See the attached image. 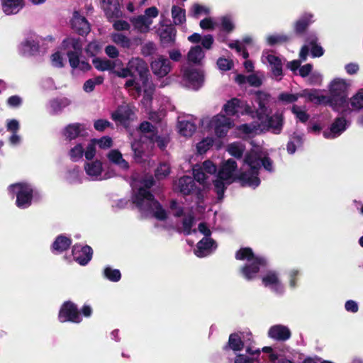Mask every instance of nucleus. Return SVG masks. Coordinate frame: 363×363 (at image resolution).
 <instances>
[{
  "mask_svg": "<svg viewBox=\"0 0 363 363\" xmlns=\"http://www.w3.org/2000/svg\"><path fill=\"white\" fill-rule=\"evenodd\" d=\"M133 203L140 212H153V216L158 220L164 221L168 216L166 210L155 198V196L143 188H139L132 198Z\"/></svg>",
  "mask_w": 363,
  "mask_h": 363,
  "instance_id": "nucleus-1",
  "label": "nucleus"
},
{
  "mask_svg": "<svg viewBox=\"0 0 363 363\" xmlns=\"http://www.w3.org/2000/svg\"><path fill=\"white\" fill-rule=\"evenodd\" d=\"M347 84L344 79H334L330 85L329 106H332L333 109L344 107L347 104Z\"/></svg>",
  "mask_w": 363,
  "mask_h": 363,
  "instance_id": "nucleus-2",
  "label": "nucleus"
},
{
  "mask_svg": "<svg viewBox=\"0 0 363 363\" xmlns=\"http://www.w3.org/2000/svg\"><path fill=\"white\" fill-rule=\"evenodd\" d=\"M10 191L16 195V205L20 208H28L33 197V189L27 183H16L9 186Z\"/></svg>",
  "mask_w": 363,
  "mask_h": 363,
  "instance_id": "nucleus-3",
  "label": "nucleus"
},
{
  "mask_svg": "<svg viewBox=\"0 0 363 363\" xmlns=\"http://www.w3.org/2000/svg\"><path fill=\"white\" fill-rule=\"evenodd\" d=\"M260 125L267 131L274 134H280L284 126V116L282 113L277 111L272 115L258 113Z\"/></svg>",
  "mask_w": 363,
  "mask_h": 363,
  "instance_id": "nucleus-4",
  "label": "nucleus"
},
{
  "mask_svg": "<svg viewBox=\"0 0 363 363\" xmlns=\"http://www.w3.org/2000/svg\"><path fill=\"white\" fill-rule=\"evenodd\" d=\"M58 320L60 323H79L82 321V318L77 306L71 301H65L60 308Z\"/></svg>",
  "mask_w": 363,
  "mask_h": 363,
  "instance_id": "nucleus-5",
  "label": "nucleus"
},
{
  "mask_svg": "<svg viewBox=\"0 0 363 363\" xmlns=\"http://www.w3.org/2000/svg\"><path fill=\"white\" fill-rule=\"evenodd\" d=\"M247 340L243 332H237L231 333L229 335L228 342L223 346L222 350L225 354H228L230 351H233L235 354L242 351L245 347L246 341L251 340L252 333H249L247 334Z\"/></svg>",
  "mask_w": 363,
  "mask_h": 363,
  "instance_id": "nucleus-6",
  "label": "nucleus"
},
{
  "mask_svg": "<svg viewBox=\"0 0 363 363\" xmlns=\"http://www.w3.org/2000/svg\"><path fill=\"white\" fill-rule=\"evenodd\" d=\"M128 65L131 77H134L138 74L143 86H147L150 76L147 62L142 58L132 57L128 61Z\"/></svg>",
  "mask_w": 363,
  "mask_h": 363,
  "instance_id": "nucleus-7",
  "label": "nucleus"
},
{
  "mask_svg": "<svg viewBox=\"0 0 363 363\" xmlns=\"http://www.w3.org/2000/svg\"><path fill=\"white\" fill-rule=\"evenodd\" d=\"M250 262V263L245 264L240 269L242 276L247 281L252 280L255 278L261 267H266L267 265V259L262 256L257 257L254 260Z\"/></svg>",
  "mask_w": 363,
  "mask_h": 363,
  "instance_id": "nucleus-8",
  "label": "nucleus"
},
{
  "mask_svg": "<svg viewBox=\"0 0 363 363\" xmlns=\"http://www.w3.org/2000/svg\"><path fill=\"white\" fill-rule=\"evenodd\" d=\"M160 43L162 48H169L176 43L177 29L172 24L162 26L157 30Z\"/></svg>",
  "mask_w": 363,
  "mask_h": 363,
  "instance_id": "nucleus-9",
  "label": "nucleus"
},
{
  "mask_svg": "<svg viewBox=\"0 0 363 363\" xmlns=\"http://www.w3.org/2000/svg\"><path fill=\"white\" fill-rule=\"evenodd\" d=\"M211 125L214 128L215 134L218 138H224L231 127L230 119L225 115L218 114L211 121Z\"/></svg>",
  "mask_w": 363,
  "mask_h": 363,
  "instance_id": "nucleus-10",
  "label": "nucleus"
},
{
  "mask_svg": "<svg viewBox=\"0 0 363 363\" xmlns=\"http://www.w3.org/2000/svg\"><path fill=\"white\" fill-rule=\"evenodd\" d=\"M262 284L269 287L271 290L277 294H282L284 291V286L279 279L278 273L276 271H268L262 278Z\"/></svg>",
  "mask_w": 363,
  "mask_h": 363,
  "instance_id": "nucleus-11",
  "label": "nucleus"
},
{
  "mask_svg": "<svg viewBox=\"0 0 363 363\" xmlns=\"http://www.w3.org/2000/svg\"><path fill=\"white\" fill-rule=\"evenodd\" d=\"M72 255L75 262L82 266H85L92 258L93 250L87 245L83 247L74 245L72 247Z\"/></svg>",
  "mask_w": 363,
  "mask_h": 363,
  "instance_id": "nucleus-12",
  "label": "nucleus"
},
{
  "mask_svg": "<svg viewBox=\"0 0 363 363\" xmlns=\"http://www.w3.org/2000/svg\"><path fill=\"white\" fill-rule=\"evenodd\" d=\"M150 66L153 74L160 78L167 76L172 69L170 61L162 55L152 61Z\"/></svg>",
  "mask_w": 363,
  "mask_h": 363,
  "instance_id": "nucleus-13",
  "label": "nucleus"
},
{
  "mask_svg": "<svg viewBox=\"0 0 363 363\" xmlns=\"http://www.w3.org/2000/svg\"><path fill=\"white\" fill-rule=\"evenodd\" d=\"M262 158L261 152L251 149L250 151L246 152L244 158V162L250 167V170L253 173L259 174V169H261Z\"/></svg>",
  "mask_w": 363,
  "mask_h": 363,
  "instance_id": "nucleus-14",
  "label": "nucleus"
},
{
  "mask_svg": "<svg viewBox=\"0 0 363 363\" xmlns=\"http://www.w3.org/2000/svg\"><path fill=\"white\" fill-rule=\"evenodd\" d=\"M72 28L82 36L86 35L90 32V26L85 17L81 16L77 12L74 13L71 21Z\"/></svg>",
  "mask_w": 363,
  "mask_h": 363,
  "instance_id": "nucleus-15",
  "label": "nucleus"
},
{
  "mask_svg": "<svg viewBox=\"0 0 363 363\" xmlns=\"http://www.w3.org/2000/svg\"><path fill=\"white\" fill-rule=\"evenodd\" d=\"M184 77L189 83V86L194 90H198L203 83V74L196 69H186Z\"/></svg>",
  "mask_w": 363,
  "mask_h": 363,
  "instance_id": "nucleus-16",
  "label": "nucleus"
},
{
  "mask_svg": "<svg viewBox=\"0 0 363 363\" xmlns=\"http://www.w3.org/2000/svg\"><path fill=\"white\" fill-rule=\"evenodd\" d=\"M313 15L309 13H303L294 23V33L298 36L303 35L308 30L310 25L313 22Z\"/></svg>",
  "mask_w": 363,
  "mask_h": 363,
  "instance_id": "nucleus-17",
  "label": "nucleus"
},
{
  "mask_svg": "<svg viewBox=\"0 0 363 363\" xmlns=\"http://www.w3.org/2000/svg\"><path fill=\"white\" fill-rule=\"evenodd\" d=\"M268 335L277 341H286L291 337V333L289 328L285 325H275L269 328Z\"/></svg>",
  "mask_w": 363,
  "mask_h": 363,
  "instance_id": "nucleus-18",
  "label": "nucleus"
},
{
  "mask_svg": "<svg viewBox=\"0 0 363 363\" xmlns=\"http://www.w3.org/2000/svg\"><path fill=\"white\" fill-rule=\"evenodd\" d=\"M258 174H259L253 173L251 170L250 172H242L235 177V179L240 182L242 186H248L255 188L260 184V179L258 177Z\"/></svg>",
  "mask_w": 363,
  "mask_h": 363,
  "instance_id": "nucleus-19",
  "label": "nucleus"
},
{
  "mask_svg": "<svg viewBox=\"0 0 363 363\" xmlns=\"http://www.w3.org/2000/svg\"><path fill=\"white\" fill-rule=\"evenodd\" d=\"M213 245L216 247V242L212 238H203L196 245L194 253L198 257H203L209 255Z\"/></svg>",
  "mask_w": 363,
  "mask_h": 363,
  "instance_id": "nucleus-20",
  "label": "nucleus"
},
{
  "mask_svg": "<svg viewBox=\"0 0 363 363\" xmlns=\"http://www.w3.org/2000/svg\"><path fill=\"white\" fill-rule=\"evenodd\" d=\"M72 245V240L63 235H58L51 245V251L55 255L67 250Z\"/></svg>",
  "mask_w": 363,
  "mask_h": 363,
  "instance_id": "nucleus-21",
  "label": "nucleus"
},
{
  "mask_svg": "<svg viewBox=\"0 0 363 363\" xmlns=\"http://www.w3.org/2000/svg\"><path fill=\"white\" fill-rule=\"evenodd\" d=\"M244 101L238 99L233 98L228 101L227 103L223 106V110L225 111L226 115L230 116H234L238 113H243L242 108L244 106Z\"/></svg>",
  "mask_w": 363,
  "mask_h": 363,
  "instance_id": "nucleus-22",
  "label": "nucleus"
},
{
  "mask_svg": "<svg viewBox=\"0 0 363 363\" xmlns=\"http://www.w3.org/2000/svg\"><path fill=\"white\" fill-rule=\"evenodd\" d=\"M121 64V60H116V62L111 61L108 59H101L100 57H95L92 60V64L94 67L99 71H109L112 73L113 69L117 66V63Z\"/></svg>",
  "mask_w": 363,
  "mask_h": 363,
  "instance_id": "nucleus-23",
  "label": "nucleus"
},
{
  "mask_svg": "<svg viewBox=\"0 0 363 363\" xmlns=\"http://www.w3.org/2000/svg\"><path fill=\"white\" fill-rule=\"evenodd\" d=\"M238 165L235 160L228 159L220 167L218 173V177L222 179H230L233 173L237 169Z\"/></svg>",
  "mask_w": 363,
  "mask_h": 363,
  "instance_id": "nucleus-24",
  "label": "nucleus"
},
{
  "mask_svg": "<svg viewBox=\"0 0 363 363\" xmlns=\"http://www.w3.org/2000/svg\"><path fill=\"white\" fill-rule=\"evenodd\" d=\"M196 187L194 179L189 176H184L179 179V191L184 196L191 194Z\"/></svg>",
  "mask_w": 363,
  "mask_h": 363,
  "instance_id": "nucleus-25",
  "label": "nucleus"
},
{
  "mask_svg": "<svg viewBox=\"0 0 363 363\" xmlns=\"http://www.w3.org/2000/svg\"><path fill=\"white\" fill-rule=\"evenodd\" d=\"M301 96H306L311 102H315L316 104L329 105V100L328 96L319 95V91L317 89L304 90L303 94H301Z\"/></svg>",
  "mask_w": 363,
  "mask_h": 363,
  "instance_id": "nucleus-26",
  "label": "nucleus"
},
{
  "mask_svg": "<svg viewBox=\"0 0 363 363\" xmlns=\"http://www.w3.org/2000/svg\"><path fill=\"white\" fill-rule=\"evenodd\" d=\"M107 158L111 162L118 165L123 170H127L129 168L128 162L123 158V155L118 150H110L107 154Z\"/></svg>",
  "mask_w": 363,
  "mask_h": 363,
  "instance_id": "nucleus-27",
  "label": "nucleus"
},
{
  "mask_svg": "<svg viewBox=\"0 0 363 363\" xmlns=\"http://www.w3.org/2000/svg\"><path fill=\"white\" fill-rule=\"evenodd\" d=\"M82 130V125L81 123H70L65 128L63 135L67 140L71 141L80 136Z\"/></svg>",
  "mask_w": 363,
  "mask_h": 363,
  "instance_id": "nucleus-28",
  "label": "nucleus"
},
{
  "mask_svg": "<svg viewBox=\"0 0 363 363\" xmlns=\"http://www.w3.org/2000/svg\"><path fill=\"white\" fill-rule=\"evenodd\" d=\"M23 8V0H3L2 9L6 15L14 14Z\"/></svg>",
  "mask_w": 363,
  "mask_h": 363,
  "instance_id": "nucleus-29",
  "label": "nucleus"
},
{
  "mask_svg": "<svg viewBox=\"0 0 363 363\" xmlns=\"http://www.w3.org/2000/svg\"><path fill=\"white\" fill-rule=\"evenodd\" d=\"M267 60L270 65L272 74L274 77H281L283 75V65L281 60L274 55H268Z\"/></svg>",
  "mask_w": 363,
  "mask_h": 363,
  "instance_id": "nucleus-30",
  "label": "nucleus"
},
{
  "mask_svg": "<svg viewBox=\"0 0 363 363\" xmlns=\"http://www.w3.org/2000/svg\"><path fill=\"white\" fill-rule=\"evenodd\" d=\"M204 57L205 53L200 45L191 47L187 54L188 61L195 65H199Z\"/></svg>",
  "mask_w": 363,
  "mask_h": 363,
  "instance_id": "nucleus-31",
  "label": "nucleus"
},
{
  "mask_svg": "<svg viewBox=\"0 0 363 363\" xmlns=\"http://www.w3.org/2000/svg\"><path fill=\"white\" fill-rule=\"evenodd\" d=\"M84 169L88 175L99 177L103 171L102 162L98 160L91 162H87L84 165Z\"/></svg>",
  "mask_w": 363,
  "mask_h": 363,
  "instance_id": "nucleus-32",
  "label": "nucleus"
},
{
  "mask_svg": "<svg viewBox=\"0 0 363 363\" xmlns=\"http://www.w3.org/2000/svg\"><path fill=\"white\" fill-rule=\"evenodd\" d=\"M306 42L311 46V52L313 57H320L324 54L323 48L317 44L318 38L315 35H309L306 38Z\"/></svg>",
  "mask_w": 363,
  "mask_h": 363,
  "instance_id": "nucleus-33",
  "label": "nucleus"
},
{
  "mask_svg": "<svg viewBox=\"0 0 363 363\" xmlns=\"http://www.w3.org/2000/svg\"><path fill=\"white\" fill-rule=\"evenodd\" d=\"M178 128L180 134L184 137H191L196 130V126L194 123L186 121L179 122Z\"/></svg>",
  "mask_w": 363,
  "mask_h": 363,
  "instance_id": "nucleus-34",
  "label": "nucleus"
},
{
  "mask_svg": "<svg viewBox=\"0 0 363 363\" xmlns=\"http://www.w3.org/2000/svg\"><path fill=\"white\" fill-rule=\"evenodd\" d=\"M62 45L65 49L72 48L74 50H72V52L82 53V44L81 39L79 38H67L65 40H63Z\"/></svg>",
  "mask_w": 363,
  "mask_h": 363,
  "instance_id": "nucleus-35",
  "label": "nucleus"
},
{
  "mask_svg": "<svg viewBox=\"0 0 363 363\" xmlns=\"http://www.w3.org/2000/svg\"><path fill=\"white\" fill-rule=\"evenodd\" d=\"M185 9L178 6H172V17L175 25H182L186 21Z\"/></svg>",
  "mask_w": 363,
  "mask_h": 363,
  "instance_id": "nucleus-36",
  "label": "nucleus"
},
{
  "mask_svg": "<svg viewBox=\"0 0 363 363\" xmlns=\"http://www.w3.org/2000/svg\"><path fill=\"white\" fill-rule=\"evenodd\" d=\"M235 259L238 260H254L257 256L255 255L252 249L249 247H241L235 252Z\"/></svg>",
  "mask_w": 363,
  "mask_h": 363,
  "instance_id": "nucleus-37",
  "label": "nucleus"
},
{
  "mask_svg": "<svg viewBox=\"0 0 363 363\" xmlns=\"http://www.w3.org/2000/svg\"><path fill=\"white\" fill-rule=\"evenodd\" d=\"M303 144V138L299 135H294L290 138L286 145V150L289 154H294L296 148L301 147Z\"/></svg>",
  "mask_w": 363,
  "mask_h": 363,
  "instance_id": "nucleus-38",
  "label": "nucleus"
},
{
  "mask_svg": "<svg viewBox=\"0 0 363 363\" xmlns=\"http://www.w3.org/2000/svg\"><path fill=\"white\" fill-rule=\"evenodd\" d=\"M245 151V146L239 143H233L228 147V152L230 155L237 158L241 159Z\"/></svg>",
  "mask_w": 363,
  "mask_h": 363,
  "instance_id": "nucleus-39",
  "label": "nucleus"
},
{
  "mask_svg": "<svg viewBox=\"0 0 363 363\" xmlns=\"http://www.w3.org/2000/svg\"><path fill=\"white\" fill-rule=\"evenodd\" d=\"M346 119L343 117L335 118L331 124L330 132L334 135H339L346 129Z\"/></svg>",
  "mask_w": 363,
  "mask_h": 363,
  "instance_id": "nucleus-40",
  "label": "nucleus"
},
{
  "mask_svg": "<svg viewBox=\"0 0 363 363\" xmlns=\"http://www.w3.org/2000/svg\"><path fill=\"white\" fill-rule=\"evenodd\" d=\"M133 23L135 27L141 32H147L151 22L145 16H139L133 19Z\"/></svg>",
  "mask_w": 363,
  "mask_h": 363,
  "instance_id": "nucleus-41",
  "label": "nucleus"
},
{
  "mask_svg": "<svg viewBox=\"0 0 363 363\" xmlns=\"http://www.w3.org/2000/svg\"><path fill=\"white\" fill-rule=\"evenodd\" d=\"M257 95L259 109V113L265 114V113L267 111V104L269 101L270 95L262 91H258Z\"/></svg>",
  "mask_w": 363,
  "mask_h": 363,
  "instance_id": "nucleus-42",
  "label": "nucleus"
},
{
  "mask_svg": "<svg viewBox=\"0 0 363 363\" xmlns=\"http://www.w3.org/2000/svg\"><path fill=\"white\" fill-rule=\"evenodd\" d=\"M144 142L139 140H135L131 143V148L134 153V157L135 160H140L143 158L145 153V148L143 146Z\"/></svg>",
  "mask_w": 363,
  "mask_h": 363,
  "instance_id": "nucleus-43",
  "label": "nucleus"
},
{
  "mask_svg": "<svg viewBox=\"0 0 363 363\" xmlns=\"http://www.w3.org/2000/svg\"><path fill=\"white\" fill-rule=\"evenodd\" d=\"M291 38L289 35L284 34H277L269 35L267 38V44L274 46L277 44H281L289 42Z\"/></svg>",
  "mask_w": 363,
  "mask_h": 363,
  "instance_id": "nucleus-44",
  "label": "nucleus"
},
{
  "mask_svg": "<svg viewBox=\"0 0 363 363\" xmlns=\"http://www.w3.org/2000/svg\"><path fill=\"white\" fill-rule=\"evenodd\" d=\"M225 181H228V179H222L217 177V179L213 181L214 185V191L217 194L218 199L222 200L224 197V193L227 186L225 184Z\"/></svg>",
  "mask_w": 363,
  "mask_h": 363,
  "instance_id": "nucleus-45",
  "label": "nucleus"
},
{
  "mask_svg": "<svg viewBox=\"0 0 363 363\" xmlns=\"http://www.w3.org/2000/svg\"><path fill=\"white\" fill-rule=\"evenodd\" d=\"M112 40L114 43L120 45L123 48H130L132 42L130 38L122 33H114L112 35Z\"/></svg>",
  "mask_w": 363,
  "mask_h": 363,
  "instance_id": "nucleus-46",
  "label": "nucleus"
},
{
  "mask_svg": "<svg viewBox=\"0 0 363 363\" xmlns=\"http://www.w3.org/2000/svg\"><path fill=\"white\" fill-rule=\"evenodd\" d=\"M84 147L81 143L77 144L69 151V156L72 161L77 162L82 158L84 155Z\"/></svg>",
  "mask_w": 363,
  "mask_h": 363,
  "instance_id": "nucleus-47",
  "label": "nucleus"
},
{
  "mask_svg": "<svg viewBox=\"0 0 363 363\" xmlns=\"http://www.w3.org/2000/svg\"><path fill=\"white\" fill-rule=\"evenodd\" d=\"M104 277L111 281L117 282L121 278L120 270L113 269L109 267H106L104 270Z\"/></svg>",
  "mask_w": 363,
  "mask_h": 363,
  "instance_id": "nucleus-48",
  "label": "nucleus"
},
{
  "mask_svg": "<svg viewBox=\"0 0 363 363\" xmlns=\"http://www.w3.org/2000/svg\"><path fill=\"white\" fill-rule=\"evenodd\" d=\"M112 6H113V9L111 7L104 8V11H105V13H106V16H107V18H111L121 17L122 11L121 10V6L119 4V2L117 1Z\"/></svg>",
  "mask_w": 363,
  "mask_h": 363,
  "instance_id": "nucleus-49",
  "label": "nucleus"
},
{
  "mask_svg": "<svg viewBox=\"0 0 363 363\" xmlns=\"http://www.w3.org/2000/svg\"><path fill=\"white\" fill-rule=\"evenodd\" d=\"M170 173V167L167 163H161L155 169V176L157 179H164Z\"/></svg>",
  "mask_w": 363,
  "mask_h": 363,
  "instance_id": "nucleus-50",
  "label": "nucleus"
},
{
  "mask_svg": "<svg viewBox=\"0 0 363 363\" xmlns=\"http://www.w3.org/2000/svg\"><path fill=\"white\" fill-rule=\"evenodd\" d=\"M194 216L193 213H189L182 220L183 232L184 235H189L191 233V228L194 223Z\"/></svg>",
  "mask_w": 363,
  "mask_h": 363,
  "instance_id": "nucleus-51",
  "label": "nucleus"
},
{
  "mask_svg": "<svg viewBox=\"0 0 363 363\" xmlns=\"http://www.w3.org/2000/svg\"><path fill=\"white\" fill-rule=\"evenodd\" d=\"M301 97L299 94H290L287 92H281L278 96L279 101L285 104H292L296 102L298 98Z\"/></svg>",
  "mask_w": 363,
  "mask_h": 363,
  "instance_id": "nucleus-52",
  "label": "nucleus"
},
{
  "mask_svg": "<svg viewBox=\"0 0 363 363\" xmlns=\"http://www.w3.org/2000/svg\"><path fill=\"white\" fill-rule=\"evenodd\" d=\"M352 107L355 110H360L363 108V91H359L350 99Z\"/></svg>",
  "mask_w": 363,
  "mask_h": 363,
  "instance_id": "nucleus-53",
  "label": "nucleus"
},
{
  "mask_svg": "<svg viewBox=\"0 0 363 363\" xmlns=\"http://www.w3.org/2000/svg\"><path fill=\"white\" fill-rule=\"evenodd\" d=\"M213 143V140L212 138H206L203 139L196 145L198 152L201 155L206 153L212 147Z\"/></svg>",
  "mask_w": 363,
  "mask_h": 363,
  "instance_id": "nucleus-54",
  "label": "nucleus"
},
{
  "mask_svg": "<svg viewBox=\"0 0 363 363\" xmlns=\"http://www.w3.org/2000/svg\"><path fill=\"white\" fill-rule=\"evenodd\" d=\"M192 13L191 16L195 18H199L201 15L206 14L208 15L210 13V10L208 8L205 7L199 4H194L192 6Z\"/></svg>",
  "mask_w": 363,
  "mask_h": 363,
  "instance_id": "nucleus-55",
  "label": "nucleus"
},
{
  "mask_svg": "<svg viewBox=\"0 0 363 363\" xmlns=\"http://www.w3.org/2000/svg\"><path fill=\"white\" fill-rule=\"evenodd\" d=\"M157 51V47L155 43L147 42L144 44L141 48V54L144 57H149L153 55Z\"/></svg>",
  "mask_w": 363,
  "mask_h": 363,
  "instance_id": "nucleus-56",
  "label": "nucleus"
},
{
  "mask_svg": "<svg viewBox=\"0 0 363 363\" xmlns=\"http://www.w3.org/2000/svg\"><path fill=\"white\" fill-rule=\"evenodd\" d=\"M101 149H108L113 146V140L109 136H103L99 139H92Z\"/></svg>",
  "mask_w": 363,
  "mask_h": 363,
  "instance_id": "nucleus-57",
  "label": "nucleus"
},
{
  "mask_svg": "<svg viewBox=\"0 0 363 363\" xmlns=\"http://www.w3.org/2000/svg\"><path fill=\"white\" fill-rule=\"evenodd\" d=\"M291 112L296 115V118L301 122L306 123L309 119V114L305 111L300 109L297 105H294L291 108Z\"/></svg>",
  "mask_w": 363,
  "mask_h": 363,
  "instance_id": "nucleus-58",
  "label": "nucleus"
},
{
  "mask_svg": "<svg viewBox=\"0 0 363 363\" xmlns=\"http://www.w3.org/2000/svg\"><path fill=\"white\" fill-rule=\"evenodd\" d=\"M81 53L72 51H67V56L69 60V65L72 68L76 69L79 67L80 60L79 55Z\"/></svg>",
  "mask_w": 363,
  "mask_h": 363,
  "instance_id": "nucleus-59",
  "label": "nucleus"
},
{
  "mask_svg": "<svg viewBox=\"0 0 363 363\" xmlns=\"http://www.w3.org/2000/svg\"><path fill=\"white\" fill-rule=\"evenodd\" d=\"M193 175L194 180L197 181L200 184H203L208 178L201 166L195 167L193 168Z\"/></svg>",
  "mask_w": 363,
  "mask_h": 363,
  "instance_id": "nucleus-60",
  "label": "nucleus"
},
{
  "mask_svg": "<svg viewBox=\"0 0 363 363\" xmlns=\"http://www.w3.org/2000/svg\"><path fill=\"white\" fill-rule=\"evenodd\" d=\"M141 135L157 132V128L153 125L150 122L143 121L138 128Z\"/></svg>",
  "mask_w": 363,
  "mask_h": 363,
  "instance_id": "nucleus-61",
  "label": "nucleus"
},
{
  "mask_svg": "<svg viewBox=\"0 0 363 363\" xmlns=\"http://www.w3.org/2000/svg\"><path fill=\"white\" fill-rule=\"evenodd\" d=\"M96 143L92 141V139L90 140L88 144L86 150L84 152V157L87 160H92L96 155Z\"/></svg>",
  "mask_w": 363,
  "mask_h": 363,
  "instance_id": "nucleus-62",
  "label": "nucleus"
},
{
  "mask_svg": "<svg viewBox=\"0 0 363 363\" xmlns=\"http://www.w3.org/2000/svg\"><path fill=\"white\" fill-rule=\"evenodd\" d=\"M222 30L226 33H231L235 29V25L229 16H223L221 18Z\"/></svg>",
  "mask_w": 363,
  "mask_h": 363,
  "instance_id": "nucleus-63",
  "label": "nucleus"
},
{
  "mask_svg": "<svg viewBox=\"0 0 363 363\" xmlns=\"http://www.w3.org/2000/svg\"><path fill=\"white\" fill-rule=\"evenodd\" d=\"M255 361L258 362L257 358L250 357L244 354H236L234 359V363H255Z\"/></svg>",
  "mask_w": 363,
  "mask_h": 363,
  "instance_id": "nucleus-64",
  "label": "nucleus"
}]
</instances>
